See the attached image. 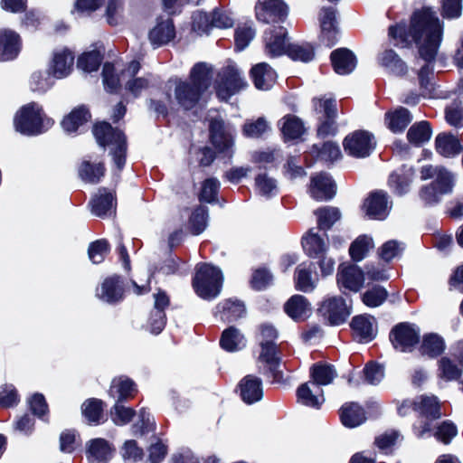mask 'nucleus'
<instances>
[{"label": "nucleus", "instance_id": "nucleus-13", "mask_svg": "<svg viewBox=\"0 0 463 463\" xmlns=\"http://www.w3.org/2000/svg\"><path fill=\"white\" fill-rule=\"evenodd\" d=\"M391 341L396 349L410 351L419 342V331L407 323H401L391 332Z\"/></svg>", "mask_w": 463, "mask_h": 463}, {"label": "nucleus", "instance_id": "nucleus-38", "mask_svg": "<svg viewBox=\"0 0 463 463\" xmlns=\"http://www.w3.org/2000/svg\"><path fill=\"white\" fill-rule=\"evenodd\" d=\"M354 336L359 341H370L373 338V329L370 318L361 315L354 317L351 323Z\"/></svg>", "mask_w": 463, "mask_h": 463}, {"label": "nucleus", "instance_id": "nucleus-54", "mask_svg": "<svg viewBox=\"0 0 463 463\" xmlns=\"http://www.w3.org/2000/svg\"><path fill=\"white\" fill-rule=\"evenodd\" d=\"M439 377L446 381L457 380L462 373V370L448 357H442L439 361Z\"/></svg>", "mask_w": 463, "mask_h": 463}, {"label": "nucleus", "instance_id": "nucleus-51", "mask_svg": "<svg viewBox=\"0 0 463 463\" xmlns=\"http://www.w3.org/2000/svg\"><path fill=\"white\" fill-rule=\"evenodd\" d=\"M404 250L405 245L402 242L392 240L381 247L379 255L383 260L400 259L402 258Z\"/></svg>", "mask_w": 463, "mask_h": 463}, {"label": "nucleus", "instance_id": "nucleus-12", "mask_svg": "<svg viewBox=\"0 0 463 463\" xmlns=\"http://www.w3.org/2000/svg\"><path fill=\"white\" fill-rule=\"evenodd\" d=\"M255 14L256 18L262 23H275L287 16L288 6L281 0H258Z\"/></svg>", "mask_w": 463, "mask_h": 463}, {"label": "nucleus", "instance_id": "nucleus-9", "mask_svg": "<svg viewBox=\"0 0 463 463\" xmlns=\"http://www.w3.org/2000/svg\"><path fill=\"white\" fill-rule=\"evenodd\" d=\"M74 54L68 48L54 50L48 62V71L56 80L67 78L73 71Z\"/></svg>", "mask_w": 463, "mask_h": 463}, {"label": "nucleus", "instance_id": "nucleus-30", "mask_svg": "<svg viewBox=\"0 0 463 463\" xmlns=\"http://www.w3.org/2000/svg\"><path fill=\"white\" fill-rule=\"evenodd\" d=\"M175 36V30L171 19L161 20L149 32L152 44L162 45L168 43Z\"/></svg>", "mask_w": 463, "mask_h": 463}, {"label": "nucleus", "instance_id": "nucleus-61", "mask_svg": "<svg viewBox=\"0 0 463 463\" xmlns=\"http://www.w3.org/2000/svg\"><path fill=\"white\" fill-rule=\"evenodd\" d=\"M269 128L267 121L263 118H258L256 121L247 122L244 124L242 132L248 137H259Z\"/></svg>", "mask_w": 463, "mask_h": 463}, {"label": "nucleus", "instance_id": "nucleus-56", "mask_svg": "<svg viewBox=\"0 0 463 463\" xmlns=\"http://www.w3.org/2000/svg\"><path fill=\"white\" fill-rule=\"evenodd\" d=\"M104 175V168L100 164L92 165L84 162L80 169V175L82 180L89 183H97Z\"/></svg>", "mask_w": 463, "mask_h": 463}, {"label": "nucleus", "instance_id": "nucleus-19", "mask_svg": "<svg viewBox=\"0 0 463 463\" xmlns=\"http://www.w3.org/2000/svg\"><path fill=\"white\" fill-rule=\"evenodd\" d=\"M420 177L422 181L434 179L431 183L439 184L443 192H451L454 177L452 174L441 165H424L420 169Z\"/></svg>", "mask_w": 463, "mask_h": 463}, {"label": "nucleus", "instance_id": "nucleus-26", "mask_svg": "<svg viewBox=\"0 0 463 463\" xmlns=\"http://www.w3.org/2000/svg\"><path fill=\"white\" fill-rule=\"evenodd\" d=\"M302 246L306 254L311 259H324L326 257V243L313 230L303 236Z\"/></svg>", "mask_w": 463, "mask_h": 463}, {"label": "nucleus", "instance_id": "nucleus-3", "mask_svg": "<svg viewBox=\"0 0 463 463\" xmlns=\"http://www.w3.org/2000/svg\"><path fill=\"white\" fill-rule=\"evenodd\" d=\"M53 125L43 108L37 102H29L20 107L14 115L13 127L15 132L34 137L47 131Z\"/></svg>", "mask_w": 463, "mask_h": 463}, {"label": "nucleus", "instance_id": "nucleus-47", "mask_svg": "<svg viewBox=\"0 0 463 463\" xmlns=\"http://www.w3.org/2000/svg\"><path fill=\"white\" fill-rule=\"evenodd\" d=\"M387 290L381 286H374L362 295L363 303L369 307L381 306L387 298Z\"/></svg>", "mask_w": 463, "mask_h": 463}, {"label": "nucleus", "instance_id": "nucleus-60", "mask_svg": "<svg viewBox=\"0 0 463 463\" xmlns=\"http://www.w3.org/2000/svg\"><path fill=\"white\" fill-rule=\"evenodd\" d=\"M411 174L392 173L389 177V185L395 189L399 194L407 192L411 183Z\"/></svg>", "mask_w": 463, "mask_h": 463}, {"label": "nucleus", "instance_id": "nucleus-1", "mask_svg": "<svg viewBox=\"0 0 463 463\" xmlns=\"http://www.w3.org/2000/svg\"><path fill=\"white\" fill-rule=\"evenodd\" d=\"M389 36L396 45L406 46L411 41L419 48L420 56L428 63L435 60L442 38V26L430 8H423L414 13L409 33L403 25L389 28Z\"/></svg>", "mask_w": 463, "mask_h": 463}, {"label": "nucleus", "instance_id": "nucleus-53", "mask_svg": "<svg viewBox=\"0 0 463 463\" xmlns=\"http://www.w3.org/2000/svg\"><path fill=\"white\" fill-rule=\"evenodd\" d=\"M190 228L194 234L203 232L208 224V211L205 207L199 206L190 217Z\"/></svg>", "mask_w": 463, "mask_h": 463}, {"label": "nucleus", "instance_id": "nucleus-40", "mask_svg": "<svg viewBox=\"0 0 463 463\" xmlns=\"http://www.w3.org/2000/svg\"><path fill=\"white\" fill-rule=\"evenodd\" d=\"M220 343L222 347L229 352L237 351L245 345L244 336L233 326L223 331Z\"/></svg>", "mask_w": 463, "mask_h": 463}, {"label": "nucleus", "instance_id": "nucleus-57", "mask_svg": "<svg viewBox=\"0 0 463 463\" xmlns=\"http://www.w3.org/2000/svg\"><path fill=\"white\" fill-rule=\"evenodd\" d=\"M330 61L332 68L338 75H345L347 73V49L338 48L330 54Z\"/></svg>", "mask_w": 463, "mask_h": 463}, {"label": "nucleus", "instance_id": "nucleus-62", "mask_svg": "<svg viewBox=\"0 0 463 463\" xmlns=\"http://www.w3.org/2000/svg\"><path fill=\"white\" fill-rule=\"evenodd\" d=\"M457 433V427L451 421L445 420L438 426L434 436L444 444H449Z\"/></svg>", "mask_w": 463, "mask_h": 463}, {"label": "nucleus", "instance_id": "nucleus-43", "mask_svg": "<svg viewBox=\"0 0 463 463\" xmlns=\"http://www.w3.org/2000/svg\"><path fill=\"white\" fill-rule=\"evenodd\" d=\"M449 192H443L442 186L439 184L430 183L423 185L419 191V197L426 206H430L438 203L441 196L449 194Z\"/></svg>", "mask_w": 463, "mask_h": 463}, {"label": "nucleus", "instance_id": "nucleus-24", "mask_svg": "<svg viewBox=\"0 0 463 463\" xmlns=\"http://www.w3.org/2000/svg\"><path fill=\"white\" fill-rule=\"evenodd\" d=\"M250 76L255 87L260 90H269L277 79L275 71L266 62L253 66L250 70Z\"/></svg>", "mask_w": 463, "mask_h": 463}, {"label": "nucleus", "instance_id": "nucleus-32", "mask_svg": "<svg viewBox=\"0 0 463 463\" xmlns=\"http://www.w3.org/2000/svg\"><path fill=\"white\" fill-rule=\"evenodd\" d=\"M314 269L311 266L306 267L304 265H299L295 273L294 282L295 288L297 290L309 293L312 292L316 287L317 282V278L316 275H313Z\"/></svg>", "mask_w": 463, "mask_h": 463}, {"label": "nucleus", "instance_id": "nucleus-63", "mask_svg": "<svg viewBox=\"0 0 463 463\" xmlns=\"http://www.w3.org/2000/svg\"><path fill=\"white\" fill-rule=\"evenodd\" d=\"M365 381L373 385L378 384L384 376L383 367L376 363H369L364 369Z\"/></svg>", "mask_w": 463, "mask_h": 463}, {"label": "nucleus", "instance_id": "nucleus-20", "mask_svg": "<svg viewBox=\"0 0 463 463\" xmlns=\"http://www.w3.org/2000/svg\"><path fill=\"white\" fill-rule=\"evenodd\" d=\"M113 453L114 448L104 439H92L86 443V457L90 463H107Z\"/></svg>", "mask_w": 463, "mask_h": 463}, {"label": "nucleus", "instance_id": "nucleus-27", "mask_svg": "<svg viewBox=\"0 0 463 463\" xmlns=\"http://www.w3.org/2000/svg\"><path fill=\"white\" fill-rule=\"evenodd\" d=\"M90 206L93 214L99 217L110 216L115 213L114 196L106 189H100L92 198Z\"/></svg>", "mask_w": 463, "mask_h": 463}, {"label": "nucleus", "instance_id": "nucleus-33", "mask_svg": "<svg viewBox=\"0 0 463 463\" xmlns=\"http://www.w3.org/2000/svg\"><path fill=\"white\" fill-rule=\"evenodd\" d=\"M221 320L223 322H232L242 317L246 313L244 304L238 299H228L217 306Z\"/></svg>", "mask_w": 463, "mask_h": 463}, {"label": "nucleus", "instance_id": "nucleus-50", "mask_svg": "<svg viewBox=\"0 0 463 463\" xmlns=\"http://www.w3.org/2000/svg\"><path fill=\"white\" fill-rule=\"evenodd\" d=\"M255 186L258 193L263 196H271L278 192L277 181L266 173L256 176Z\"/></svg>", "mask_w": 463, "mask_h": 463}, {"label": "nucleus", "instance_id": "nucleus-37", "mask_svg": "<svg viewBox=\"0 0 463 463\" xmlns=\"http://www.w3.org/2000/svg\"><path fill=\"white\" fill-rule=\"evenodd\" d=\"M432 131L428 121L413 124L407 132L409 142L414 146H420L430 139Z\"/></svg>", "mask_w": 463, "mask_h": 463}, {"label": "nucleus", "instance_id": "nucleus-28", "mask_svg": "<svg viewBox=\"0 0 463 463\" xmlns=\"http://www.w3.org/2000/svg\"><path fill=\"white\" fill-rule=\"evenodd\" d=\"M260 349L259 361L266 364L274 379H281L280 373L278 370L279 359L278 356L276 343H271L269 341L260 342Z\"/></svg>", "mask_w": 463, "mask_h": 463}, {"label": "nucleus", "instance_id": "nucleus-45", "mask_svg": "<svg viewBox=\"0 0 463 463\" xmlns=\"http://www.w3.org/2000/svg\"><path fill=\"white\" fill-rule=\"evenodd\" d=\"M388 126L393 132L402 131L411 121L412 117L405 108H400L387 114Z\"/></svg>", "mask_w": 463, "mask_h": 463}, {"label": "nucleus", "instance_id": "nucleus-21", "mask_svg": "<svg viewBox=\"0 0 463 463\" xmlns=\"http://www.w3.org/2000/svg\"><path fill=\"white\" fill-rule=\"evenodd\" d=\"M287 32L283 27H275L265 32V52L271 57L280 56L288 52V44L286 40Z\"/></svg>", "mask_w": 463, "mask_h": 463}, {"label": "nucleus", "instance_id": "nucleus-64", "mask_svg": "<svg viewBox=\"0 0 463 463\" xmlns=\"http://www.w3.org/2000/svg\"><path fill=\"white\" fill-rule=\"evenodd\" d=\"M446 121L455 128H463V107L460 104H451L446 109Z\"/></svg>", "mask_w": 463, "mask_h": 463}, {"label": "nucleus", "instance_id": "nucleus-42", "mask_svg": "<svg viewBox=\"0 0 463 463\" xmlns=\"http://www.w3.org/2000/svg\"><path fill=\"white\" fill-rule=\"evenodd\" d=\"M336 376V372L333 366L327 364H315L311 369V383L327 385L333 382Z\"/></svg>", "mask_w": 463, "mask_h": 463}, {"label": "nucleus", "instance_id": "nucleus-34", "mask_svg": "<svg viewBox=\"0 0 463 463\" xmlns=\"http://www.w3.org/2000/svg\"><path fill=\"white\" fill-rule=\"evenodd\" d=\"M437 151L447 157L453 156L460 152L461 146L458 139L450 134H439L435 140Z\"/></svg>", "mask_w": 463, "mask_h": 463}, {"label": "nucleus", "instance_id": "nucleus-7", "mask_svg": "<svg viewBox=\"0 0 463 463\" xmlns=\"http://www.w3.org/2000/svg\"><path fill=\"white\" fill-rule=\"evenodd\" d=\"M210 132L212 143L217 152L231 160L235 151V129L225 125L222 118H214L211 121Z\"/></svg>", "mask_w": 463, "mask_h": 463}, {"label": "nucleus", "instance_id": "nucleus-11", "mask_svg": "<svg viewBox=\"0 0 463 463\" xmlns=\"http://www.w3.org/2000/svg\"><path fill=\"white\" fill-rule=\"evenodd\" d=\"M140 69L138 61H131L128 67L121 71V79L124 81L126 90L134 97L139 96L143 90L151 85V76H140L137 74Z\"/></svg>", "mask_w": 463, "mask_h": 463}, {"label": "nucleus", "instance_id": "nucleus-5", "mask_svg": "<svg viewBox=\"0 0 463 463\" xmlns=\"http://www.w3.org/2000/svg\"><path fill=\"white\" fill-rule=\"evenodd\" d=\"M93 134L101 146H109L115 165L121 170L126 161V137L122 132L115 130L107 122L96 124Z\"/></svg>", "mask_w": 463, "mask_h": 463}, {"label": "nucleus", "instance_id": "nucleus-15", "mask_svg": "<svg viewBox=\"0 0 463 463\" xmlns=\"http://www.w3.org/2000/svg\"><path fill=\"white\" fill-rule=\"evenodd\" d=\"M318 313L332 326L345 322L346 314L345 301L341 297H333L323 301Z\"/></svg>", "mask_w": 463, "mask_h": 463}, {"label": "nucleus", "instance_id": "nucleus-59", "mask_svg": "<svg viewBox=\"0 0 463 463\" xmlns=\"http://www.w3.org/2000/svg\"><path fill=\"white\" fill-rule=\"evenodd\" d=\"M134 415L135 411L131 408L122 405L120 402H117L110 412L111 420L117 425L128 423Z\"/></svg>", "mask_w": 463, "mask_h": 463}, {"label": "nucleus", "instance_id": "nucleus-23", "mask_svg": "<svg viewBox=\"0 0 463 463\" xmlns=\"http://www.w3.org/2000/svg\"><path fill=\"white\" fill-rule=\"evenodd\" d=\"M311 304L302 295H293L284 304V311L296 322L306 320L311 315Z\"/></svg>", "mask_w": 463, "mask_h": 463}, {"label": "nucleus", "instance_id": "nucleus-41", "mask_svg": "<svg viewBox=\"0 0 463 463\" xmlns=\"http://www.w3.org/2000/svg\"><path fill=\"white\" fill-rule=\"evenodd\" d=\"M444 349L445 344L443 339L436 334L425 335L420 347L421 354L428 355L430 357H436L439 355L443 353Z\"/></svg>", "mask_w": 463, "mask_h": 463}, {"label": "nucleus", "instance_id": "nucleus-36", "mask_svg": "<svg viewBox=\"0 0 463 463\" xmlns=\"http://www.w3.org/2000/svg\"><path fill=\"white\" fill-rule=\"evenodd\" d=\"M280 128L286 139L298 138L305 132L301 119L293 115H287L280 119Z\"/></svg>", "mask_w": 463, "mask_h": 463}, {"label": "nucleus", "instance_id": "nucleus-29", "mask_svg": "<svg viewBox=\"0 0 463 463\" xmlns=\"http://www.w3.org/2000/svg\"><path fill=\"white\" fill-rule=\"evenodd\" d=\"M241 396L244 402L254 403L262 398L261 381L253 376L247 375L240 383Z\"/></svg>", "mask_w": 463, "mask_h": 463}, {"label": "nucleus", "instance_id": "nucleus-46", "mask_svg": "<svg viewBox=\"0 0 463 463\" xmlns=\"http://www.w3.org/2000/svg\"><path fill=\"white\" fill-rule=\"evenodd\" d=\"M324 108L325 114L326 116V120L321 124L318 128V135L326 136L329 134H335V127L334 126V118L336 116V103L335 100H325L322 104Z\"/></svg>", "mask_w": 463, "mask_h": 463}, {"label": "nucleus", "instance_id": "nucleus-18", "mask_svg": "<svg viewBox=\"0 0 463 463\" xmlns=\"http://www.w3.org/2000/svg\"><path fill=\"white\" fill-rule=\"evenodd\" d=\"M124 288L118 276H109L104 279L96 288V297L109 304L117 303L123 298Z\"/></svg>", "mask_w": 463, "mask_h": 463}, {"label": "nucleus", "instance_id": "nucleus-17", "mask_svg": "<svg viewBox=\"0 0 463 463\" xmlns=\"http://www.w3.org/2000/svg\"><path fill=\"white\" fill-rule=\"evenodd\" d=\"M20 35L9 29L0 30V61H9L17 58L22 50Z\"/></svg>", "mask_w": 463, "mask_h": 463}, {"label": "nucleus", "instance_id": "nucleus-6", "mask_svg": "<svg viewBox=\"0 0 463 463\" xmlns=\"http://www.w3.org/2000/svg\"><path fill=\"white\" fill-rule=\"evenodd\" d=\"M248 86L242 72L234 65L222 68L217 76L215 90L222 100H228Z\"/></svg>", "mask_w": 463, "mask_h": 463}, {"label": "nucleus", "instance_id": "nucleus-48", "mask_svg": "<svg viewBox=\"0 0 463 463\" xmlns=\"http://www.w3.org/2000/svg\"><path fill=\"white\" fill-rule=\"evenodd\" d=\"M102 56L97 50L86 52L78 58V67L86 72H91L98 70L100 65Z\"/></svg>", "mask_w": 463, "mask_h": 463}, {"label": "nucleus", "instance_id": "nucleus-16", "mask_svg": "<svg viewBox=\"0 0 463 463\" xmlns=\"http://www.w3.org/2000/svg\"><path fill=\"white\" fill-rule=\"evenodd\" d=\"M336 193V185L326 174H318L311 177L308 187L309 195L319 202L332 199Z\"/></svg>", "mask_w": 463, "mask_h": 463}, {"label": "nucleus", "instance_id": "nucleus-52", "mask_svg": "<svg viewBox=\"0 0 463 463\" xmlns=\"http://www.w3.org/2000/svg\"><path fill=\"white\" fill-rule=\"evenodd\" d=\"M288 55L295 61H311L315 58L314 49L309 44H292L288 47Z\"/></svg>", "mask_w": 463, "mask_h": 463}, {"label": "nucleus", "instance_id": "nucleus-8", "mask_svg": "<svg viewBox=\"0 0 463 463\" xmlns=\"http://www.w3.org/2000/svg\"><path fill=\"white\" fill-rule=\"evenodd\" d=\"M362 208L369 219L383 221L389 215L392 202L386 192L375 190L368 194Z\"/></svg>", "mask_w": 463, "mask_h": 463}, {"label": "nucleus", "instance_id": "nucleus-58", "mask_svg": "<svg viewBox=\"0 0 463 463\" xmlns=\"http://www.w3.org/2000/svg\"><path fill=\"white\" fill-rule=\"evenodd\" d=\"M373 247V241L370 237L363 235L358 237L349 248V253L354 260H361L365 257L366 252Z\"/></svg>", "mask_w": 463, "mask_h": 463}, {"label": "nucleus", "instance_id": "nucleus-39", "mask_svg": "<svg viewBox=\"0 0 463 463\" xmlns=\"http://www.w3.org/2000/svg\"><path fill=\"white\" fill-rule=\"evenodd\" d=\"M135 392V384L131 380L119 377L112 381L109 393L112 397L117 398L118 402L133 397Z\"/></svg>", "mask_w": 463, "mask_h": 463}, {"label": "nucleus", "instance_id": "nucleus-4", "mask_svg": "<svg viewBox=\"0 0 463 463\" xmlns=\"http://www.w3.org/2000/svg\"><path fill=\"white\" fill-rule=\"evenodd\" d=\"M223 274L221 269L210 262H201L195 267L193 288L203 299L217 298L222 288Z\"/></svg>", "mask_w": 463, "mask_h": 463}, {"label": "nucleus", "instance_id": "nucleus-25", "mask_svg": "<svg viewBox=\"0 0 463 463\" xmlns=\"http://www.w3.org/2000/svg\"><path fill=\"white\" fill-rule=\"evenodd\" d=\"M297 395L299 403L313 408H319L325 402L323 390L310 382L299 386Z\"/></svg>", "mask_w": 463, "mask_h": 463}, {"label": "nucleus", "instance_id": "nucleus-10", "mask_svg": "<svg viewBox=\"0 0 463 463\" xmlns=\"http://www.w3.org/2000/svg\"><path fill=\"white\" fill-rule=\"evenodd\" d=\"M411 407L426 419L436 420L441 416L440 406L435 396H420L412 402L404 401L398 409L400 415L405 416Z\"/></svg>", "mask_w": 463, "mask_h": 463}, {"label": "nucleus", "instance_id": "nucleus-14", "mask_svg": "<svg viewBox=\"0 0 463 463\" xmlns=\"http://www.w3.org/2000/svg\"><path fill=\"white\" fill-rule=\"evenodd\" d=\"M375 146L374 136L369 131L357 130L349 137V155L354 157L369 156Z\"/></svg>", "mask_w": 463, "mask_h": 463}, {"label": "nucleus", "instance_id": "nucleus-44", "mask_svg": "<svg viewBox=\"0 0 463 463\" xmlns=\"http://www.w3.org/2000/svg\"><path fill=\"white\" fill-rule=\"evenodd\" d=\"M81 413L90 424L99 423L103 416L102 402L98 399L87 400L81 405Z\"/></svg>", "mask_w": 463, "mask_h": 463}, {"label": "nucleus", "instance_id": "nucleus-2", "mask_svg": "<svg viewBox=\"0 0 463 463\" xmlns=\"http://www.w3.org/2000/svg\"><path fill=\"white\" fill-rule=\"evenodd\" d=\"M213 71L205 63L196 64L191 71V81H169L166 85L165 99L158 103L152 101L155 110L164 114L168 107L172 108L175 100L185 109H192L199 100L202 93L210 86Z\"/></svg>", "mask_w": 463, "mask_h": 463}, {"label": "nucleus", "instance_id": "nucleus-49", "mask_svg": "<svg viewBox=\"0 0 463 463\" xmlns=\"http://www.w3.org/2000/svg\"><path fill=\"white\" fill-rule=\"evenodd\" d=\"M103 84L108 91H115L120 84H124L121 74L117 73V70L111 63H105L102 70Z\"/></svg>", "mask_w": 463, "mask_h": 463}, {"label": "nucleus", "instance_id": "nucleus-22", "mask_svg": "<svg viewBox=\"0 0 463 463\" xmlns=\"http://www.w3.org/2000/svg\"><path fill=\"white\" fill-rule=\"evenodd\" d=\"M169 299L164 292L155 294L154 308L150 313L147 326L152 334H159L165 326L164 309L168 307Z\"/></svg>", "mask_w": 463, "mask_h": 463}, {"label": "nucleus", "instance_id": "nucleus-55", "mask_svg": "<svg viewBox=\"0 0 463 463\" xmlns=\"http://www.w3.org/2000/svg\"><path fill=\"white\" fill-rule=\"evenodd\" d=\"M318 225L322 229H329L335 222L340 219V213L336 208L324 207L316 212Z\"/></svg>", "mask_w": 463, "mask_h": 463}, {"label": "nucleus", "instance_id": "nucleus-35", "mask_svg": "<svg viewBox=\"0 0 463 463\" xmlns=\"http://www.w3.org/2000/svg\"><path fill=\"white\" fill-rule=\"evenodd\" d=\"M29 88L33 92L43 94L54 84V78L49 71H33L29 78Z\"/></svg>", "mask_w": 463, "mask_h": 463}, {"label": "nucleus", "instance_id": "nucleus-31", "mask_svg": "<svg viewBox=\"0 0 463 463\" xmlns=\"http://www.w3.org/2000/svg\"><path fill=\"white\" fill-rule=\"evenodd\" d=\"M90 118V114L87 108L80 106L73 109L61 121V127L67 133L76 132L81 126L86 124Z\"/></svg>", "mask_w": 463, "mask_h": 463}]
</instances>
